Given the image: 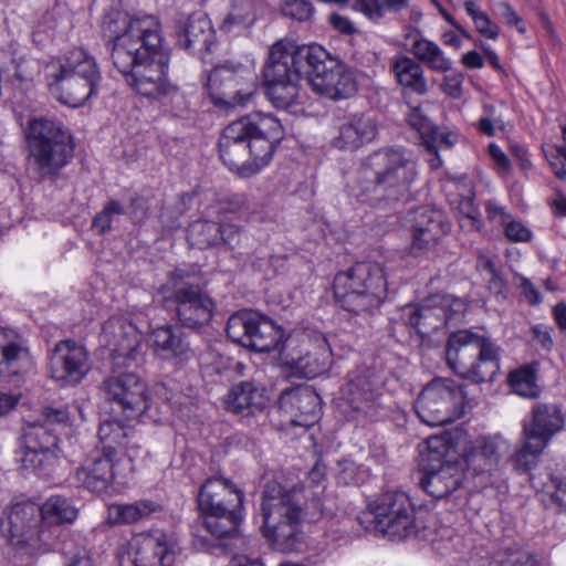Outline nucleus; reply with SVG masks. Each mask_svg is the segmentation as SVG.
I'll use <instances>...</instances> for the list:
<instances>
[{"instance_id": "nucleus-57", "label": "nucleus", "mask_w": 566, "mask_h": 566, "mask_svg": "<svg viewBox=\"0 0 566 566\" xmlns=\"http://www.w3.org/2000/svg\"><path fill=\"white\" fill-rule=\"evenodd\" d=\"M220 243L233 250L240 242L241 230L235 224H219Z\"/></svg>"}, {"instance_id": "nucleus-34", "label": "nucleus", "mask_w": 566, "mask_h": 566, "mask_svg": "<svg viewBox=\"0 0 566 566\" xmlns=\"http://www.w3.org/2000/svg\"><path fill=\"white\" fill-rule=\"evenodd\" d=\"M268 403L264 389L252 381H241L231 387L224 397L226 408L244 417L261 412Z\"/></svg>"}, {"instance_id": "nucleus-26", "label": "nucleus", "mask_w": 566, "mask_h": 566, "mask_svg": "<svg viewBox=\"0 0 566 566\" xmlns=\"http://www.w3.org/2000/svg\"><path fill=\"white\" fill-rule=\"evenodd\" d=\"M449 228L450 224L441 211L429 207L417 208L412 219L411 253L418 255L432 247Z\"/></svg>"}, {"instance_id": "nucleus-7", "label": "nucleus", "mask_w": 566, "mask_h": 566, "mask_svg": "<svg viewBox=\"0 0 566 566\" xmlns=\"http://www.w3.org/2000/svg\"><path fill=\"white\" fill-rule=\"evenodd\" d=\"M446 356L452 370L476 382L491 378L500 365V348L485 335L470 329L449 336Z\"/></svg>"}, {"instance_id": "nucleus-14", "label": "nucleus", "mask_w": 566, "mask_h": 566, "mask_svg": "<svg viewBox=\"0 0 566 566\" xmlns=\"http://www.w3.org/2000/svg\"><path fill=\"white\" fill-rule=\"evenodd\" d=\"M369 507L375 531L389 539L400 541L417 533L416 509L406 493L385 492Z\"/></svg>"}, {"instance_id": "nucleus-61", "label": "nucleus", "mask_w": 566, "mask_h": 566, "mask_svg": "<svg viewBox=\"0 0 566 566\" xmlns=\"http://www.w3.org/2000/svg\"><path fill=\"white\" fill-rule=\"evenodd\" d=\"M499 10H500V14L501 17L503 18V20L509 24V25H514L517 28V30L521 32V33H524L525 32V28L524 25L522 24V20L521 18L518 17V14L516 13V11L507 3V2H500L499 3Z\"/></svg>"}, {"instance_id": "nucleus-49", "label": "nucleus", "mask_w": 566, "mask_h": 566, "mask_svg": "<svg viewBox=\"0 0 566 566\" xmlns=\"http://www.w3.org/2000/svg\"><path fill=\"white\" fill-rule=\"evenodd\" d=\"M254 21L251 3L249 1L233 4L231 11L221 24V29L230 32L234 27L247 28Z\"/></svg>"}, {"instance_id": "nucleus-16", "label": "nucleus", "mask_w": 566, "mask_h": 566, "mask_svg": "<svg viewBox=\"0 0 566 566\" xmlns=\"http://www.w3.org/2000/svg\"><path fill=\"white\" fill-rule=\"evenodd\" d=\"M226 332L232 342L254 352H270L283 337V331L274 322L253 311L232 314Z\"/></svg>"}, {"instance_id": "nucleus-6", "label": "nucleus", "mask_w": 566, "mask_h": 566, "mask_svg": "<svg viewBox=\"0 0 566 566\" xmlns=\"http://www.w3.org/2000/svg\"><path fill=\"white\" fill-rule=\"evenodd\" d=\"M384 268L375 262H357L334 277V295L347 312L360 315L377 310L387 296Z\"/></svg>"}, {"instance_id": "nucleus-37", "label": "nucleus", "mask_w": 566, "mask_h": 566, "mask_svg": "<svg viewBox=\"0 0 566 566\" xmlns=\"http://www.w3.org/2000/svg\"><path fill=\"white\" fill-rule=\"evenodd\" d=\"M263 74L266 96L276 108L296 105L300 97V78L304 74L291 71L284 74Z\"/></svg>"}, {"instance_id": "nucleus-5", "label": "nucleus", "mask_w": 566, "mask_h": 566, "mask_svg": "<svg viewBox=\"0 0 566 566\" xmlns=\"http://www.w3.org/2000/svg\"><path fill=\"white\" fill-rule=\"evenodd\" d=\"M130 53L128 67H116L125 76L126 83L138 94L159 99L177 92L167 76L170 51L164 45L163 32L153 40L143 42Z\"/></svg>"}, {"instance_id": "nucleus-28", "label": "nucleus", "mask_w": 566, "mask_h": 566, "mask_svg": "<svg viewBox=\"0 0 566 566\" xmlns=\"http://www.w3.org/2000/svg\"><path fill=\"white\" fill-rule=\"evenodd\" d=\"M115 465L116 459L112 458L109 453L95 450L76 469V481L92 492H104L114 482Z\"/></svg>"}, {"instance_id": "nucleus-40", "label": "nucleus", "mask_w": 566, "mask_h": 566, "mask_svg": "<svg viewBox=\"0 0 566 566\" xmlns=\"http://www.w3.org/2000/svg\"><path fill=\"white\" fill-rule=\"evenodd\" d=\"M390 70L401 86L418 95L427 94L428 85L423 67L415 59L399 56L392 61Z\"/></svg>"}, {"instance_id": "nucleus-31", "label": "nucleus", "mask_w": 566, "mask_h": 566, "mask_svg": "<svg viewBox=\"0 0 566 566\" xmlns=\"http://www.w3.org/2000/svg\"><path fill=\"white\" fill-rule=\"evenodd\" d=\"M178 44L192 53H203L211 49L214 31L210 20L201 13H193L178 27Z\"/></svg>"}, {"instance_id": "nucleus-56", "label": "nucleus", "mask_w": 566, "mask_h": 566, "mask_svg": "<svg viewBox=\"0 0 566 566\" xmlns=\"http://www.w3.org/2000/svg\"><path fill=\"white\" fill-rule=\"evenodd\" d=\"M503 227L504 233L510 241L530 242L532 239L531 230L520 221L510 219Z\"/></svg>"}, {"instance_id": "nucleus-22", "label": "nucleus", "mask_w": 566, "mask_h": 566, "mask_svg": "<svg viewBox=\"0 0 566 566\" xmlns=\"http://www.w3.org/2000/svg\"><path fill=\"white\" fill-rule=\"evenodd\" d=\"M86 348L72 339L60 340L49 357L51 377L62 386L78 384L90 371Z\"/></svg>"}, {"instance_id": "nucleus-20", "label": "nucleus", "mask_w": 566, "mask_h": 566, "mask_svg": "<svg viewBox=\"0 0 566 566\" xmlns=\"http://www.w3.org/2000/svg\"><path fill=\"white\" fill-rule=\"evenodd\" d=\"M103 390L105 398L117 403L127 419L139 417L148 408L147 386L133 373L108 377L103 382Z\"/></svg>"}, {"instance_id": "nucleus-45", "label": "nucleus", "mask_w": 566, "mask_h": 566, "mask_svg": "<svg viewBox=\"0 0 566 566\" xmlns=\"http://www.w3.org/2000/svg\"><path fill=\"white\" fill-rule=\"evenodd\" d=\"M189 244L198 249H207L220 244L219 223L207 220L192 222L187 230Z\"/></svg>"}, {"instance_id": "nucleus-58", "label": "nucleus", "mask_w": 566, "mask_h": 566, "mask_svg": "<svg viewBox=\"0 0 566 566\" xmlns=\"http://www.w3.org/2000/svg\"><path fill=\"white\" fill-rule=\"evenodd\" d=\"M463 75L454 73L447 75L441 84V90L452 98H459L462 95Z\"/></svg>"}, {"instance_id": "nucleus-27", "label": "nucleus", "mask_w": 566, "mask_h": 566, "mask_svg": "<svg viewBox=\"0 0 566 566\" xmlns=\"http://www.w3.org/2000/svg\"><path fill=\"white\" fill-rule=\"evenodd\" d=\"M381 381L374 369H364L343 387L342 396L357 412L369 413L380 397Z\"/></svg>"}, {"instance_id": "nucleus-2", "label": "nucleus", "mask_w": 566, "mask_h": 566, "mask_svg": "<svg viewBox=\"0 0 566 566\" xmlns=\"http://www.w3.org/2000/svg\"><path fill=\"white\" fill-rule=\"evenodd\" d=\"M417 175V161L410 151L405 148H380L364 159L350 192L363 203L391 206L409 195Z\"/></svg>"}, {"instance_id": "nucleus-41", "label": "nucleus", "mask_w": 566, "mask_h": 566, "mask_svg": "<svg viewBox=\"0 0 566 566\" xmlns=\"http://www.w3.org/2000/svg\"><path fill=\"white\" fill-rule=\"evenodd\" d=\"M548 444L522 431V443L515 449L510 462L517 472L526 473L537 467Z\"/></svg>"}, {"instance_id": "nucleus-1", "label": "nucleus", "mask_w": 566, "mask_h": 566, "mask_svg": "<svg viewBox=\"0 0 566 566\" xmlns=\"http://www.w3.org/2000/svg\"><path fill=\"white\" fill-rule=\"evenodd\" d=\"M283 135L280 120L270 114L240 117L222 130L220 158L239 177H252L270 164Z\"/></svg>"}, {"instance_id": "nucleus-18", "label": "nucleus", "mask_w": 566, "mask_h": 566, "mask_svg": "<svg viewBox=\"0 0 566 566\" xmlns=\"http://www.w3.org/2000/svg\"><path fill=\"white\" fill-rule=\"evenodd\" d=\"M319 62H315L307 80L314 91L332 99L353 96L357 92V82L353 72L345 64L332 57L323 48Z\"/></svg>"}, {"instance_id": "nucleus-9", "label": "nucleus", "mask_w": 566, "mask_h": 566, "mask_svg": "<svg viewBox=\"0 0 566 566\" xmlns=\"http://www.w3.org/2000/svg\"><path fill=\"white\" fill-rule=\"evenodd\" d=\"M29 161L41 176L55 175L73 157L71 135L63 126L48 118H35L27 130Z\"/></svg>"}, {"instance_id": "nucleus-25", "label": "nucleus", "mask_w": 566, "mask_h": 566, "mask_svg": "<svg viewBox=\"0 0 566 566\" xmlns=\"http://www.w3.org/2000/svg\"><path fill=\"white\" fill-rule=\"evenodd\" d=\"M451 301L449 296L432 295L426 298L420 305H408L405 314L408 317V324L424 337L443 327L450 319L449 306Z\"/></svg>"}, {"instance_id": "nucleus-36", "label": "nucleus", "mask_w": 566, "mask_h": 566, "mask_svg": "<svg viewBox=\"0 0 566 566\" xmlns=\"http://www.w3.org/2000/svg\"><path fill=\"white\" fill-rule=\"evenodd\" d=\"M151 342L158 356L164 359H174L182 364L191 357V349L178 327L169 325L153 331Z\"/></svg>"}, {"instance_id": "nucleus-63", "label": "nucleus", "mask_w": 566, "mask_h": 566, "mask_svg": "<svg viewBox=\"0 0 566 566\" xmlns=\"http://www.w3.org/2000/svg\"><path fill=\"white\" fill-rule=\"evenodd\" d=\"M485 210L488 218L491 221H496L501 226H504L511 219L505 209L494 201H488L485 203Z\"/></svg>"}, {"instance_id": "nucleus-29", "label": "nucleus", "mask_w": 566, "mask_h": 566, "mask_svg": "<svg viewBox=\"0 0 566 566\" xmlns=\"http://www.w3.org/2000/svg\"><path fill=\"white\" fill-rule=\"evenodd\" d=\"M129 554L135 566H170L172 552L164 534H139L133 537Z\"/></svg>"}, {"instance_id": "nucleus-23", "label": "nucleus", "mask_w": 566, "mask_h": 566, "mask_svg": "<svg viewBox=\"0 0 566 566\" xmlns=\"http://www.w3.org/2000/svg\"><path fill=\"white\" fill-rule=\"evenodd\" d=\"M244 73L245 76L226 67L213 70L207 86L214 103L227 106L245 104L255 92L256 85L251 72Z\"/></svg>"}, {"instance_id": "nucleus-51", "label": "nucleus", "mask_w": 566, "mask_h": 566, "mask_svg": "<svg viewBox=\"0 0 566 566\" xmlns=\"http://www.w3.org/2000/svg\"><path fill=\"white\" fill-rule=\"evenodd\" d=\"M282 12L297 21H307L314 13V8L308 0H285L282 6Z\"/></svg>"}, {"instance_id": "nucleus-47", "label": "nucleus", "mask_w": 566, "mask_h": 566, "mask_svg": "<svg viewBox=\"0 0 566 566\" xmlns=\"http://www.w3.org/2000/svg\"><path fill=\"white\" fill-rule=\"evenodd\" d=\"M57 457L55 451L30 450L24 447L21 458L22 467L40 475H49L56 464Z\"/></svg>"}, {"instance_id": "nucleus-64", "label": "nucleus", "mask_w": 566, "mask_h": 566, "mask_svg": "<svg viewBox=\"0 0 566 566\" xmlns=\"http://www.w3.org/2000/svg\"><path fill=\"white\" fill-rule=\"evenodd\" d=\"M407 120H408L410 126H412L413 128H416L420 133L421 136L430 127L428 119L422 114H420L418 108H415L412 111V113L408 116Z\"/></svg>"}, {"instance_id": "nucleus-33", "label": "nucleus", "mask_w": 566, "mask_h": 566, "mask_svg": "<svg viewBox=\"0 0 566 566\" xmlns=\"http://www.w3.org/2000/svg\"><path fill=\"white\" fill-rule=\"evenodd\" d=\"M99 442L102 443L103 453H109L112 458H116L117 451L124 450L132 460L138 455V443L135 432L119 421L105 420L101 422L97 432Z\"/></svg>"}, {"instance_id": "nucleus-55", "label": "nucleus", "mask_w": 566, "mask_h": 566, "mask_svg": "<svg viewBox=\"0 0 566 566\" xmlns=\"http://www.w3.org/2000/svg\"><path fill=\"white\" fill-rule=\"evenodd\" d=\"M474 24L476 30L485 38L488 39H496L499 35V28L496 24H494L491 19L488 17V14L483 11H474V13L469 14Z\"/></svg>"}, {"instance_id": "nucleus-32", "label": "nucleus", "mask_w": 566, "mask_h": 566, "mask_svg": "<svg viewBox=\"0 0 566 566\" xmlns=\"http://www.w3.org/2000/svg\"><path fill=\"white\" fill-rule=\"evenodd\" d=\"M565 419L556 403H536L532 408L531 419L524 421L523 430L548 444L552 438L564 428Z\"/></svg>"}, {"instance_id": "nucleus-43", "label": "nucleus", "mask_w": 566, "mask_h": 566, "mask_svg": "<svg viewBox=\"0 0 566 566\" xmlns=\"http://www.w3.org/2000/svg\"><path fill=\"white\" fill-rule=\"evenodd\" d=\"M538 363H532L510 373L509 382L512 390L525 398H536L539 387L536 382Z\"/></svg>"}, {"instance_id": "nucleus-38", "label": "nucleus", "mask_w": 566, "mask_h": 566, "mask_svg": "<svg viewBox=\"0 0 566 566\" xmlns=\"http://www.w3.org/2000/svg\"><path fill=\"white\" fill-rule=\"evenodd\" d=\"M509 450V441L501 436L483 438L468 455L467 462L478 473L492 472Z\"/></svg>"}, {"instance_id": "nucleus-17", "label": "nucleus", "mask_w": 566, "mask_h": 566, "mask_svg": "<svg viewBox=\"0 0 566 566\" xmlns=\"http://www.w3.org/2000/svg\"><path fill=\"white\" fill-rule=\"evenodd\" d=\"M323 48L317 44L298 45L294 40L284 38L270 46L263 74H284L291 71L304 74L307 78L315 62L322 59Z\"/></svg>"}, {"instance_id": "nucleus-50", "label": "nucleus", "mask_w": 566, "mask_h": 566, "mask_svg": "<svg viewBox=\"0 0 566 566\" xmlns=\"http://www.w3.org/2000/svg\"><path fill=\"white\" fill-rule=\"evenodd\" d=\"M124 213V206L118 200L111 199L93 218L92 227L97 231L98 234H105L112 230L113 217Z\"/></svg>"}, {"instance_id": "nucleus-48", "label": "nucleus", "mask_w": 566, "mask_h": 566, "mask_svg": "<svg viewBox=\"0 0 566 566\" xmlns=\"http://www.w3.org/2000/svg\"><path fill=\"white\" fill-rule=\"evenodd\" d=\"M409 6V0H360L357 1V10L371 20L382 17V10L398 12Z\"/></svg>"}, {"instance_id": "nucleus-24", "label": "nucleus", "mask_w": 566, "mask_h": 566, "mask_svg": "<svg viewBox=\"0 0 566 566\" xmlns=\"http://www.w3.org/2000/svg\"><path fill=\"white\" fill-rule=\"evenodd\" d=\"M279 408L291 424L308 428L318 417L321 397L310 386L286 388L280 395Z\"/></svg>"}, {"instance_id": "nucleus-42", "label": "nucleus", "mask_w": 566, "mask_h": 566, "mask_svg": "<svg viewBox=\"0 0 566 566\" xmlns=\"http://www.w3.org/2000/svg\"><path fill=\"white\" fill-rule=\"evenodd\" d=\"M159 506L151 501L130 504H113L108 507V520L113 524H132L156 512Z\"/></svg>"}, {"instance_id": "nucleus-4", "label": "nucleus", "mask_w": 566, "mask_h": 566, "mask_svg": "<svg viewBox=\"0 0 566 566\" xmlns=\"http://www.w3.org/2000/svg\"><path fill=\"white\" fill-rule=\"evenodd\" d=\"M243 500V492L229 479H207L198 492L201 526L216 539L235 537L242 520Z\"/></svg>"}, {"instance_id": "nucleus-39", "label": "nucleus", "mask_w": 566, "mask_h": 566, "mask_svg": "<svg viewBox=\"0 0 566 566\" xmlns=\"http://www.w3.org/2000/svg\"><path fill=\"white\" fill-rule=\"evenodd\" d=\"M409 38L412 40L409 51L417 62L439 73H447L452 69V61L436 42L426 39L420 32Z\"/></svg>"}, {"instance_id": "nucleus-8", "label": "nucleus", "mask_w": 566, "mask_h": 566, "mask_svg": "<svg viewBox=\"0 0 566 566\" xmlns=\"http://www.w3.org/2000/svg\"><path fill=\"white\" fill-rule=\"evenodd\" d=\"M101 73L95 59L81 48H74L60 60L51 91L71 107L82 106L96 93Z\"/></svg>"}, {"instance_id": "nucleus-60", "label": "nucleus", "mask_w": 566, "mask_h": 566, "mask_svg": "<svg viewBox=\"0 0 566 566\" xmlns=\"http://www.w3.org/2000/svg\"><path fill=\"white\" fill-rule=\"evenodd\" d=\"M548 160L556 177L559 179H566V150L562 147H556L554 153L548 157Z\"/></svg>"}, {"instance_id": "nucleus-44", "label": "nucleus", "mask_w": 566, "mask_h": 566, "mask_svg": "<svg viewBox=\"0 0 566 566\" xmlns=\"http://www.w3.org/2000/svg\"><path fill=\"white\" fill-rule=\"evenodd\" d=\"M41 520L54 524L72 523L77 517V510L72 502L61 495H53L41 506Z\"/></svg>"}, {"instance_id": "nucleus-10", "label": "nucleus", "mask_w": 566, "mask_h": 566, "mask_svg": "<svg viewBox=\"0 0 566 566\" xmlns=\"http://www.w3.org/2000/svg\"><path fill=\"white\" fill-rule=\"evenodd\" d=\"M102 32L113 42L112 60L115 67H128L130 53L143 42L158 36L161 30L159 20L151 14L132 17L118 10L107 12L102 21Z\"/></svg>"}, {"instance_id": "nucleus-13", "label": "nucleus", "mask_w": 566, "mask_h": 566, "mask_svg": "<svg viewBox=\"0 0 566 566\" xmlns=\"http://www.w3.org/2000/svg\"><path fill=\"white\" fill-rule=\"evenodd\" d=\"M465 394L463 387L452 379L437 378L420 392L415 411L421 422L430 426H444L463 415Z\"/></svg>"}, {"instance_id": "nucleus-52", "label": "nucleus", "mask_w": 566, "mask_h": 566, "mask_svg": "<svg viewBox=\"0 0 566 566\" xmlns=\"http://www.w3.org/2000/svg\"><path fill=\"white\" fill-rule=\"evenodd\" d=\"M421 138L428 150H438L441 147L450 148L454 143L451 134L443 133L437 127H429Z\"/></svg>"}, {"instance_id": "nucleus-46", "label": "nucleus", "mask_w": 566, "mask_h": 566, "mask_svg": "<svg viewBox=\"0 0 566 566\" xmlns=\"http://www.w3.org/2000/svg\"><path fill=\"white\" fill-rule=\"evenodd\" d=\"M57 436L51 428L32 423L24 433V447L30 450L55 451Z\"/></svg>"}, {"instance_id": "nucleus-35", "label": "nucleus", "mask_w": 566, "mask_h": 566, "mask_svg": "<svg viewBox=\"0 0 566 566\" xmlns=\"http://www.w3.org/2000/svg\"><path fill=\"white\" fill-rule=\"evenodd\" d=\"M377 135V124L374 117L359 114L343 123L334 138V146L339 149L355 150L371 142Z\"/></svg>"}, {"instance_id": "nucleus-59", "label": "nucleus", "mask_w": 566, "mask_h": 566, "mask_svg": "<svg viewBox=\"0 0 566 566\" xmlns=\"http://www.w3.org/2000/svg\"><path fill=\"white\" fill-rule=\"evenodd\" d=\"M515 280L518 281L522 294L531 305H537L541 303V293L527 277L516 274Z\"/></svg>"}, {"instance_id": "nucleus-11", "label": "nucleus", "mask_w": 566, "mask_h": 566, "mask_svg": "<svg viewBox=\"0 0 566 566\" xmlns=\"http://www.w3.org/2000/svg\"><path fill=\"white\" fill-rule=\"evenodd\" d=\"M186 277L185 271H172L158 294L165 306L174 307L176 317L182 326L198 328L212 319L216 304L200 285L185 282Z\"/></svg>"}, {"instance_id": "nucleus-53", "label": "nucleus", "mask_w": 566, "mask_h": 566, "mask_svg": "<svg viewBox=\"0 0 566 566\" xmlns=\"http://www.w3.org/2000/svg\"><path fill=\"white\" fill-rule=\"evenodd\" d=\"M67 420L69 413L65 408L45 406L41 409L40 417L33 423L43 424L46 428L53 429V426L66 423Z\"/></svg>"}, {"instance_id": "nucleus-21", "label": "nucleus", "mask_w": 566, "mask_h": 566, "mask_svg": "<svg viewBox=\"0 0 566 566\" xmlns=\"http://www.w3.org/2000/svg\"><path fill=\"white\" fill-rule=\"evenodd\" d=\"M8 521V542L15 549H34L45 543L39 530L41 510L36 503L30 500L15 501L10 506Z\"/></svg>"}, {"instance_id": "nucleus-30", "label": "nucleus", "mask_w": 566, "mask_h": 566, "mask_svg": "<svg viewBox=\"0 0 566 566\" xmlns=\"http://www.w3.org/2000/svg\"><path fill=\"white\" fill-rule=\"evenodd\" d=\"M32 367L25 339L15 331L2 328V376L17 381Z\"/></svg>"}, {"instance_id": "nucleus-62", "label": "nucleus", "mask_w": 566, "mask_h": 566, "mask_svg": "<svg viewBox=\"0 0 566 566\" xmlns=\"http://www.w3.org/2000/svg\"><path fill=\"white\" fill-rule=\"evenodd\" d=\"M532 339L547 352L551 350L554 345L549 329L543 325L532 327Z\"/></svg>"}, {"instance_id": "nucleus-19", "label": "nucleus", "mask_w": 566, "mask_h": 566, "mask_svg": "<svg viewBox=\"0 0 566 566\" xmlns=\"http://www.w3.org/2000/svg\"><path fill=\"white\" fill-rule=\"evenodd\" d=\"M99 342L117 364L128 365L142 355V333L122 316H113L104 323Z\"/></svg>"}, {"instance_id": "nucleus-15", "label": "nucleus", "mask_w": 566, "mask_h": 566, "mask_svg": "<svg viewBox=\"0 0 566 566\" xmlns=\"http://www.w3.org/2000/svg\"><path fill=\"white\" fill-rule=\"evenodd\" d=\"M281 354L285 366L304 378H315L331 366L332 354L327 339L322 335L290 337Z\"/></svg>"}, {"instance_id": "nucleus-12", "label": "nucleus", "mask_w": 566, "mask_h": 566, "mask_svg": "<svg viewBox=\"0 0 566 566\" xmlns=\"http://www.w3.org/2000/svg\"><path fill=\"white\" fill-rule=\"evenodd\" d=\"M455 452L448 438L432 436L422 453V476L419 484L434 499H443L458 490L463 481V469L454 459Z\"/></svg>"}, {"instance_id": "nucleus-3", "label": "nucleus", "mask_w": 566, "mask_h": 566, "mask_svg": "<svg viewBox=\"0 0 566 566\" xmlns=\"http://www.w3.org/2000/svg\"><path fill=\"white\" fill-rule=\"evenodd\" d=\"M307 499L302 486L286 490L269 481L262 493L263 535L282 553L300 552L304 545L301 525L308 517Z\"/></svg>"}, {"instance_id": "nucleus-54", "label": "nucleus", "mask_w": 566, "mask_h": 566, "mask_svg": "<svg viewBox=\"0 0 566 566\" xmlns=\"http://www.w3.org/2000/svg\"><path fill=\"white\" fill-rule=\"evenodd\" d=\"M150 213L148 199L144 196L135 195L129 200L128 216L135 223L144 222Z\"/></svg>"}]
</instances>
